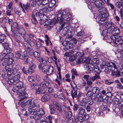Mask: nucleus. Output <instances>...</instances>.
<instances>
[{
    "label": "nucleus",
    "mask_w": 123,
    "mask_h": 123,
    "mask_svg": "<svg viewBox=\"0 0 123 123\" xmlns=\"http://www.w3.org/2000/svg\"><path fill=\"white\" fill-rule=\"evenodd\" d=\"M35 77L33 76H29L28 77V80L30 82H32L34 80Z\"/></svg>",
    "instance_id": "nucleus-54"
},
{
    "label": "nucleus",
    "mask_w": 123,
    "mask_h": 123,
    "mask_svg": "<svg viewBox=\"0 0 123 123\" xmlns=\"http://www.w3.org/2000/svg\"><path fill=\"white\" fill-rule=\"evenodd\" d=\"M76 59V58L74 55L70 56L69 57V60L71 62H74L75 60Z\"/></svg>",
    "instance_id": "nucleus-49"
},
{
    "label": "nucleus",
    "mask_w": 123,
    "mask_h": 123,
    "mask_svg": "<svg viewBox=\"0 0 123 123\" xmlns=\"http://www.w3.org/2000/svg\"><path fill=\"white\" fill-rule=\"evenodd\" d=\"M105 83L108 85H110L113 83V80H106L105 81Z\"/></svg>",
    "instance_id": "nucleus-51"
},
{
    "label": "nucleus",
    "mask_w": 123,
    "mask_h": 123,
    "mask_svg": "<svg viewBox=\"0 0 123 123\" xmlns=\"http://www.w3.org/2000/svg\"><path fill=\"white\" fill-rule=\"evenodd\" d=\"M71 94L73 99L74 98H76L77 96V91L76 89H72L71 92Z\"/></svg>",
    "instance_id": "nucleus-30"
},
{
    "label": "nucleus",
    "mask_w": 123,
    "mask_h": 123,
    "mask_svg": "<svg viewBox=\"0 0 123 123\" xmlns=\"http://www.w3.org/2000/svg\"><path fill=\"white\" fill-rule=\"evenodd\" d=\"M96 97V99L99 101H101L103 100V98L101 94L100 93H98L97 94Z\"/></svg>",
    "instance_id": "nucleus-36"
},
{
    "label": "nucleus",
    "mask_w": 123,
    "mask_h": 123,
    "mask_svg": "<svg viewBox=\"0 0 123 123\" xmlns=\"http://www.w3.org/2000/svg\"><path fill=\"white\" fill-rule=\"evenodd\" d=\"M120 33V31L119 30V28H117V31H116L115 33L113 35L111 36L110 38L112 41V42H114L115 41H116V40L118 39L121 37H123L122 36H119L118 35Z\"/></svg>",
    "instance_id": "nucleus-12"
},
{
    "label": "nucleus",
    "mask_w": 123,
    "mask_h": 123,
    "mask_svg": "<svg viewBox=\"0 0 123 123\" xmlns=\"http://www.w3.org/2000/svg\"><path fill=\"white\" fill-rule=\"evenodd\" d=\"M50 98L49 95L47 94H46L43 96L41 98V100L43 102L47 101Z\"/></svg>",
    "instance_id": "nucleus-25"
},
{
    "label": "nucleus",
    "mask_w": 123,
    "mask_h": 123,
    "mask_svg": "<svg viewBox=\"0 0 123 123\" xmlns=\"http://www.w3.org/2000/svg\"><path fill=\"white\" fill-rule=\"evenodd\" d=\"M25 69L26 70V69H25V67H24L22 69V71L24 74H31L33 71V70L31 69V67L28 70L27 69V71H25Z\"/></svg>",
    "instance_id": "nucleus-23"
},
{
    "label": "nucleus",
    "mask_w": 123,
    "mask_h": 123,
    "mask_svg": "<svg viewBox=\"0 0 123 123\" xmlns=\"http://www.w3.org/2000/svg\"><path fill=\"white\" fill-rule=\"evenodd\" d=\"M41 15V16H43V17H42V19H41V20L43 22H45V24H44V26L48 28L49 29L50 28L51 26V22L46 21L47 18V17L45 15H44V14H42Z\"/></svg>",
    "instance_id": "nucleus-13"
},
{
    "label": "nucleus",
    "mask_w": 123,
    "mask_h": 123,
    "mask_svg": "<svg viewBox=\"0 0 123 123\" xmlns=\"http://www.w3.org/2000/svg\"><path fill=\"white\" fill-rule=\"evenodd\" d=\"M53 105L55 106L57 110L60 113L62 112V111L60 105L57 103L56 101H53Z\"/></svg>",
    "instance_id": "nucleus-21"
},
{
    "label": "nucleus",
    "mask_w": 123,
    "mask_h": 123,
    "mask_svg": "<svg viewBox=\"0 0 123 123\" xmlns=\"http://www.w3.org/2000/svg\"><path fill=\"white\" fill-rule=\"evenodd\" d=\"M86 102H85V101L83 99L82 100L80 101V105L82 107H84L85 108L86 106Z\"/></svg>",
    "instance_id": "nucleus-46"
},
{
    "label": "nucleus",
    "mask_w": 123,
    "mask_h": 123,
    "mask_svg": "<svg viewBox=\"0 0 123 123\" xmlns=\"http://www.w3.org/2000/svg\"><path fill=\"white\" fill-rule=\"evenodd\" d=\"M106 25L107 26L108 28L110 29L111 30H112L116 26L114 23L111 22H107L106 23Z\"/></svg>",
    "instance_id": "nucleus-24"
},
{
    "label": "nucleus",
    "mask_w": 123,
    "mask_h": 123,
    "mask_svg": "<svg viewBox=\"0 0 123 123\" xmlns=\"http://www.w3.org/2000/svg\"><path fill=\"white\" fill-rule=\"evenodd\" d=\"M99 78V76L98 75H95L94 76L90 77L89 79L90 80L94 81L98 79Z\"/></svg>",
    "instance_id": "nucleus-43"
},
{
    "label": "nucleus",
    "mask_w": 123,
    "mask_h": 123,
    "mask_svg": "<svg viewBox=\"0 0 123 123\" xmlns=\"http://www.w3.org/2000/svg\"><path fill=\"white\" fill-rule=\"evenodd\" d=\"M16 68H10L9 65H7L5 67V69L7 72L8 76H11V77H14V78H17L18 79H19L20 77V73L18 71V69Z\"/></svg>",
    "instance_id": "nucleus-5"
},
{
    "label": "nucleus",
    "mask_w": 123,
    "mask_h": 123,
    "mask_svg": "<svg viewBox=\"0 0 123 123\" xmlns=\"http://www.w3.org/2000/svg\"><path fill=\"white\" fill-rule=\"evenodd\" d=\"M104 13H101L99 15L100 21H104L106 20L108 16V14L105 12H103Z\"/></svg>",
    "instance_id": "nucleus-18"
},
{
    "label": "nucleus",
    "mask_w": 123,
    "mask_h": 123,
    "mask_svg": "<svg viewBox=\"0 0 123 123\" xmlns=\"http://www.w3.org/2000/svg\"><path fill=\"white\" fill-rule=\"evenodd\" d=\"M79 108V106L78 104H74L73 108V110L74 112H76Z\"/></svg>",
    "instance_id": "nucleus-50"
},
{
    "label": "nucleus",
    "mask_w": 123,
    "mask_h": 123,
    "mask_svg": "<svg viewBox=\"0 0 123 123\" xmlns=\"http://www.w3.org/2000/svg\"><path fill=\"white\" fill-rule=\"evenodd\" d=\"M71 73L72 74L75 75H77V74L75 69H73L71 70Z\"/></svg>",
    "instance_id": "nucleus-62"
},
{
    "label": "nucleus",
    "mask_w": 123,
    "mask_h": 123,
    "mask_svg": "<svg viewBox=\"0 0 123 123\" xmlns=\"http://www.w3.org/2000/svg\"><path fill=\"white\" fill-rule=\"evenodd\" d=\"M15 56L19 59H23V56L21 54V53L20 51H18L15 53Z\"/></svg>",
    "instance_id": "nucleus-27"
},
{
    "label": "nucleus",
    "mask_w": 123,
    "mask_h": 123,
    "mask_svg": "<svg viewBox=\"0 0 123 123\" xmlns=\"http://www.w3.org/2000/svg\"><path fill=\"white\" fill-rule=\"evenodd\" d=\"M117 88L120 89H123V86L121 85V83L118 84L117 85Z\"/></svg>",
    "instance_id": "nucleus-59"
},
{
    "label": "nucleus",
    "mask_w": 123,
    "mask_h": 123,
    "mask_svg": "<svg viewBox=\"0 0 123 123\" xmlns=\"http://www.w3.org/2000/svg\"><path fill=\"white\" fill-rule=\"evenodd\" d=\"M39 11H38L37 8L34 9L33 11V14L35 16L40 17V14L39 13Z\"/></svg>",
    "instance_id": "nucleus-31"
},
{
    "label": "nucleus",
    "mask_w": 123,
    "mask_h": 123,
    "mask_svg": "<svg viewBox=\"0 0 123 123\" xmlns=\"http://www.w3.org/2000/svg\"><path fill=\"white\" fill-rule=\"evenodd\" d=\"M30 3H27L26 4H23L22 5V6L24 9L27 11L30 9Z\"/></svg>",
    "instance_id": "nucleus-35"
},
{
    "label": "nucleus",
    "mask_w": 123,
    "mask_h": 123,
    "mask_svg": "<svg viewBox=\"0 0 123 123\" xmlns=\"http://www.w3.org/2000/svg\"><path fill=\"white\" fill-rule=\"evenodd\" d=\"M39 86L41 88H44L45 86H47L46 85V82L43 81L41 82L39 85Z\"/></svg>",
    "instance_id": "nucleus-47"
},
{
    "label": "nucleus",
    "mask_w": 123,
    "mask_h": 123,
    "mask_svg": "<svg viewBox=\"0 0 123 123\" xmlns=\"http://www.w3.org/2000/svg\"><path fill=\"white\" fill-rule=\"evenodd\" d=\"M39 108V107L38 109H35L33 108L34 109L32 110L31 109V110L30 109H29V113L31 115H34L35 114H36L37 111V110H38Z\"/></svg>",
    "instance_id": "nucleus-26"
},
{
    "label": "nucleus",
    "mask_w": 123,
    "mask_h": 123,
    "mask_svg": "<svg viewBox=\"0 0 123 123\" xmlns=\"http://www.w3.org/2000/svg\"><path fill=\"white\" fill-rule=\"evenodd\" d=\"M35 120L36 123H48L47 121L44 119H42L38 118V119Z\"/></svg>",
    "instance_id": "nucleus-33"
},
{
    "label": "nucleus",
    "mask_w": 123,
    "mask_h": 123,
    "mask_svg": "<svg viewBox=\"0 0 123 123\" xmlns=\"http://www.w3.org/2000/svg\"><path fill=\"white\" fill-rule=\"evenodd\" d=\"M45 112L42 109H40L38 111H37L36 114L34 115L33 117L35 119H42V115H44Z\"/></svg>",
    "instance_id": "nucleus-10"
},
{
    "label": "nucleus",
    "mask_w": 123,
    "mask_h": 123,
    "mask_svg": "<svg viewBox=\"0 0 123 123\" xmlns=\"http://www.w3.org/2000/svg\"><path fill=\"white\" fill-rule=\"evenodd\" d=\"M49 107L50 111L51 113L52 114H54L55 110V107L52 105H49Z\"/></svg>",
    "instance_id": "nucleus-37"
},
{
    "label": "nucleus",
    "mask_w": 123,
    "mask_h": 123,
    "mask_svg": "<svg viewBox=\"0 0 123 123\" xmlns=\"http://www.w3.org/2000/svg\"><path fill=\"white\" fill-rule=\"evenodd\" d=\"M95 66L91 63L88 64L86 65V69L88 71H94L97 73L95 70Z\"/></svg>",
    "instance_id": "nucleus-19"
},
{
    "label": "nucleus",
    "mask_w": 123,
    "mask_h": 123,
    "mask_svg": "<svg viewBox=\"0 0 123 123\" xmlns=\"http://www.w3.org/2000/svg\"><path fill=\"white\" fill-rule=\"evenodd\" d=\"M33 52V54L31 55H32L33 54L34 56L35 57L38 58L40 54L37 51H35L34 52Z\"/></svg>",
    "instance_id": "nucleus-48"
},
{
    "label": "nucleus",
    "mask_w": 123,
    "mask_h": 123,
    "mask_svg": "<svg viewBox=\"0 0 123 123\" xmlns=\"http://www.w3.org/2000/svg\"><path fill=\"white\" fill-rule=\"evenodd\" d=\"M55 15L57 18L55 23H59L60 24L62 23L64 20L69 21L71 16L69 11L67 10L65 11L63 10L59 11L56 12Z\"/></svg>",
    "instance_id": "nucleus-1"
},
{
    "label": "nucleus",
    "mask_w": 123,
    "mask_h": 123,
    "mask_svg": "<svg viewBox=\"0 0 123 123\" xmlns=\"http://www.w3.org/2000/svg\"><path fill=\"white\" fill-rule=\"evenodd\" d=\"M69 42H68L66 41H64L62 43V44L63 45L65 46H68V44Z\"/></svg>",
    "instance_id": "nucleus-63"
},
{
    "label": "nucleus",
    "mask_w": 123,
    "mask_h": 123,
    "mask_svg": "<svg viewBox=\"0 0 123 123\" xmlns=\"http://www.w3.org/2000/svg\"><path fill=\"white\" fill-rule=\"evenodd\" d=\"M107 106V104L105 102L102 105L101 108V109L104 111L106 110Z\"/></svg>",
    "instance_id": "nucleus-44"
},
{
    "label": "nucleus",
    "mask_w": 123,
    "mask_h": 123,
    "mask_svg": "<svg viewBox=\"0 0 123 123\" xmlns=\"http://www.w3.org/2000/svg\"><path fill=\"white\" fill-rule=\"evenodd\" d=\"M112 65H109L108 66L106 67H105V71L107 73L110 72L113 70V69H117V67L116 65L114 63H112Z\"/></svg>",
    "instance_id": "nucleus-17"
},
{
    "label": "nucleus",
    "mask_w": 123,
    "mask_h": 123,
    "mask_svg": "<svg viewBox=\"0 0 123 123\" xmlns=\"http://www.w3.org/2000/svg\"><path fill=\"white\" fill-rule=\"evenodd\" d=\"M100 89L98 87H94L92 90L93 93L97 94L99 92Z\"/></svg>",
    "instance_id": "nucleus-42"
},
{
    "label": "nucleus",
    "mask_w": 123,
    "mask_h": 123,
    "mask_svg": "<svg viewBox=\"0 0 123 123\" xmlns=\"http://www.w3.org/2000/svg\"><path fill=\"white\" fill-rule=\"evenodd\" d=\"M49 65H46L43 66L42 68V71L43 72H46L48 71V69L49 68Z\"/></svg>",
    "instance_id": "nucleus-40"
},
{
    "label": "nucleus",
    "mask_w": 123,
    "mask_h": 123,
    "mask_svg": "<svg viewBox=\"0 0 123 123\" xmlns=\"http://www.w3.org/2000/svg\"><path fill=\"white\" fill-rule=\"evenodd\" d=\"M12 4L13 3L12 2H10L7 7V9H12L11 8Z\"/></svg>",
    "instance_id": "nucleus-61"
},
{
    "label": "nucleus",
    "mask_w": 123,
    "mask_h": 123,
    "mask_svg": "<svg viewBox=\"0 0 123 123\" xmlns=\"http://www.w3.org/2000/svg\"><path fill=\"white\" fill-rule=\"evenodd\" d=\"M73 119L72 117H70L68 118V123H73Z\"/></svg>",
    "instance_id": "nucleus-64"
},
{
    "label": "nucleus",
    "mask_w": 123,
    "mask_h": 123,
    "mask_svg": "<svg viewBox=\"0 0 123 123\" xmlns=\"http://www.w3.org/2000/svg\"><path fill=\"white\" fill-rule=\"evenodd\" d=\"M47 91L48 93H52L53 92V90L51 87L47 88Z\"/></svg>",
    "instance_id": "nucleus-55"
},
{
    "label": "nucleus",
    "mask_w": 123,
    "mask_h": 123,
    "mask_svg": "<svg viewBox=\"0 0 123 123\" xmlns=\"http://www.w3.org/2000/svg\"><path fill=\"white\" fill-rule=\"evenodd\" d=\"M3 46L4 49L3 51L4 53H10L12 51V49L9 47V46L7 42H3L1 43Z\"/></svg>",
    "instance_id": "nucleus-15"
},
{
    "label": "nucleus",
    "mask_w": 123,
    "mask_h": 123,
    "mask_svg": "<svg viewBox=\"0 0 123 123\" xmlns=\"http://www.w3.org/2000/svg\"><path fill=\"white\" fill-rule=\"evenodd\" d=\"M95 3L96 7L99 9V12H107V9L104 7V3L102 0H97L95 1Z\"/></svg>",
    "instance_id": "nucleus-8"
},
{
    "label": "nucleus",
    "mask_w": 123,
    "mask_h": 123,
    "mask_svg": "<svg viewBox=\"0 0 123 123\" xmlns=\"http://www.w3.org/2000/svg\"><path fill=\"white\" fill-rule=\"evenodd\" d=\"M123 37H121L116 41L113 42L114 44L118 45L121 49V51L123 52Z\"/></svg>",
    "instance_id": "nucleus-14"
},
{
    "label": "nucleus",
    "mask_w": 123,
    "mask_h": 123,
    "mask_svg": "<svg viewBox=\"0 0 123 123\" xmlns=\"http://www.w3.org/2000/svg\"><path fill=\"white\" fill-rule=\"evenodd\" d=\"M24 38L25 41H24V45L27 50L28 53L30 55L33 54V51L32 46H33L36 42L35 39H33L31 40L28 37V35L25 33V34L22 36Z\"/></svg>",
    "instance_id": "nucleus-3"
},
{
    "label": "nucleus",
    "mask_w": 123,
    "mask_h": 123,
    "mask_svg": "<svg viewBox=\"0 0 123 123\" xmlns=\"http://www.w3.org/2000/svg\"><path fill=\"white\" fill-rule=\"evenodd\" d=\"M64 112L65 115L66 116V117H67L68 118L69 117H71L72 115V113L70 111L67 112L66 110H64Z\"/></svg>",
    "instance_id": "nucleus-41"
},
{
    "label": "nucleus",
    "mask_w": 123,
    "mask_h": 123,
    "mask_svg": "<svg viewBox=\"0 0 123 123\" xmlns=\"http://www.w3.org/2000/svg\"><path fill=\"white\" fill-rule=\"evenodd\" d=\"M53 66L51 65H49V68L46 72V74L49 75L53 73Z\"/></svg>",
    "instance_id": "nucleus-28"
},
{
    "label": "nucleus",
    "mask_w": 123,
    "mask_h": 123,
    "mask_svg": "<svg viewBox=\"0 0 123 123\" xmlns=\"http://www.w3.org/2000/svg\"><path fill=\"white\" fill-rule=\"evenodd\" d=\"M6 36L4 34L0 35V43H2L3 42H4V40L6 38Z\"/></svg>",
    "instance_id": "nucleus-38"
},
{
    "label": "nucleus",
    "mask_w": 123,
    "mask_h": 123,
    "mask_svg": "<svg viewBox=\"0 0 123 123\" xmlns=\"http://www.w3.org/2000/svg\"><path fill=\"white\" fill-rule=\"evenodd\" d=\"M86 103L90 105H92L93 103V101L92 100V99H86Z\"/></svg>",
    "instance_id": "nucleus-45"
},
{
    "label": "nucleus",
    "mask_w": 123,
    "mask_h": 123,
    "mask_svg": "<svg viewBox=\"0 0 123 123\" xmlns=\"http://www.w3.org/2000/svg\"><path fill=\"white\" fill-rule=\"evenodd\" d=\"M15 40L17 42L19 43L20 40V36H17L15 37Z\"/></svg>",
    "instance_id": "nucleus-58"
},
{
    "label": "nucleus",
    "mask_w": 123,
    "mask_h": 123,
    "mask_svg": "<svg viewBox=\"0 0 123 123\" xmlns=\"http://www.w3.org/2000/svg\"><path fill=\"white\" fill-rule=\"evenodd\" d=\"M41 44L39 42H37L36 43L35 45V48L37 50H39L41 47Z\"/></svg>",
    "instance_id": "nucleus-39"
},
{
    "label": "nucleus",
    "mask_w": 123,
    "mask_h": 123,
    "mask_svg": "<svg viewBox=\"0 0 123 123\" xmlns=\"http://www.w3.org/2000/svg\"><path fill=\"white\" fill-rule=\"evenodd\" d=\"M46 93H47V88H42L41 93L43 94Z\"/></svg>",
    "instance_id": "nucleus-53"
},
{
    "label": "nucleus",
    "mask_w": 123,
    "mask_h": 123,
    "mask_svg": "<svg viewBox=\"0 0 123 123\" xmlns=\"http://www.w3.org/2000/svg\"><path fill=\"white\" fill-rule=\"evenodd\" d=\"M46 93H47V88H42L41 93L43 94Z\"/></svg>",
    "instance_id": "nucleus-52"
},
{
    "label": "nucleus",
    "mask_w": 123,
    "mask_h": 123,
    "mask_svg": "<svg viewBox=\"0 0 123 123\" xmlns=\"http://www.w3.org/2000/svg\"><path fill=\"white\" fill-rule=\"evenodd\" d=\"M11 28H12V27L14 28L17 29L18 30L19 34H20L22 37L26 33L23 28L22 27H19L18 24L16 22L13 23L12 25H11Z\"/></svg>",
    "instance_id": "nucleus-9"
},
{
    "label": "nucleus",
    "mask_w": 123,
    "mask_h": 123,
    "mask_svg": "<svg viewBox=\"0 0 123 123\" xmlns=\"http://www.w3.org/2000/svg\"><path fill=\"white\" fill-rule=\"evenodd\" d=\"M49 11V10L47 7H45L41 9L40 10L39 12V13L40 14H44L45 13Z\"/></svg>",
    "instance_id": "nucleus-32"
},
{
    "label": "nucleus",
    "mask_w": 123,
    "mask_h": 123,
    "mask_svg": "<svg viewBox=\"0 0 123 123\" xmlns=\"http://www.w3.org/2000/svg\"><path fill=\"white\" fill-rule=\"evenodd\" d=\"M93 93L91 91H89L86 94V95L87 97H90L91 98Z\"/></svg>",
    "instance_id": "nucleus-60"
},
{
    "label": "nucleus",
    "mask_w": 123,
    "mask_h": 123,
    "mask_svg": "<svg viewBox=\"0 0 123 123\" xmlns=\"http://www.w3.org/2000/svg\"><path fill=\"white\" fill-rule=\"evenodd\" d=\"M48 60V57L44 58L41 57L40 58V61L41 63L43 64H46L47 63V61Z\"/></svg>",
    "instance_id": "nucleus-34"
},
{
    "label": "nucleus",
    "mask_w": 123,
    "mask_h": 123,
    "mask_svg": "<svg viewBox=\"0 0 123 123\" xmlns=\"http://www.w3.org/2000/svg\"><path fill=\"white\" fill-rule=\"evenodd\" d=\"M2 56H4L3 57L4 61L2 64L3 66L5 67L7 65H8V64L9 63V60L10 59L13 57V54L11 52H6L4 53V52H3L2 53Z\"/></svg>",
    "instance_id": "nucleus-7"
},
{
    "label": "nucleus",
    "mask_w": 123,
    "mask_h": 123,
    "mask_svg": "<svg viewBox=\"0 0 123 123\" xmlns=\"http://www.w3.org/2000/svg\"><path fill=\"white\" fill-rule=\"evenodd\" d=\"M42 90V88L39 87L38 88H37L36 89V92L37 94H39L40 93H41V91Z\"/></svg>",
    "instance_id": "nucleus-57"
},
{
    "label": "nucleus",
    "mask_w": 123,
    "mask_h": 123,
    "mask_svg": "<svg viewBox=\"0 0 123 123\" xmlns=\"http://www.w3.org/2000/svg\"><path fill=\"white\" fill-rule=\"evenodd\" d=\"M20 98V100L19 102V104L23 108L24 107H26L27 105H30V106L28 108V109H32L33 108L35 109H38L39 107V105H36L34 102H32L31 99H29L28 100H25L22 101V100L27 97L25 98H23L21 99V98L19 96Z\"/></svg>",
    "instance_id": "nucleus-4"
},
{
    "label": "nucleus",
    "mask_w": 123,
    "mask_h": 123,
    "mask_svg": "<svg viewBox=\"0 0 123 123\" xmlns=\"http://www.w3.org/2000/svg\"><path fill=\"white\" fill-rule=\"evenodd\" d=\"M49 1L50 2L48 3V6L49 8H51L54 6L56 1L55 0H51Z\"/></svg>",
    "instance_id": "nucleus-29"
},
{
    "label": "nucleus",
    "mask_w": 123,
    "mask_h": 123,
    "mask_svg": "<svg viewBox=\"0 0 123 123\" xmlns=\"http://www.w3.org/2000/svg\"><path fill=\"white\" fill-rule=\"evenodd\" d=\"M12 10V9H7L6 11V14L8 16H10L12 15L11 12Z\"/></svg>",
    "instance_id": "nucleus-56"
},
{
    "label": "nucleus",
    "mask_w": 123,
    "mask_h": 123,
    "mask_svg": "<svg viewBox=\"0 0 123 123\" xmlns=\"http://www.w3.org/2000/svg\"><path fill=\"white\" fill-rule=\"evenodd\" d=\"M99 61L98 59L95 58L92 59V62L91 63L93 65L95 66V70L97 73H98L100 72L99 67L98 66V64Z\"/></svg>",
    "instance_id": "nucleus-11"
},
{
    "label": "nucleus",
    "mask_w": 123,
    "mask_h": 123,
    "mask_svg": "<svg viewBox=\"0 0 123 123\" xmlns=\"http://www.w3.org/2000/svg\"><path fill=\"white\" fill-rule=\"evenodd\" d=\"M88 118V115L86 114L85 108L83 109L82 107H79L77 116H74V119L76 122H78L80 120H86Z\"/></svg>",
    "instance_id": "nucleus-6"
},
{
    "label": "nucleus",
    "mask_w": 123,
    "mask_h": 123,
    "mask_svg": "<svg viewBox=\"0 0 123 123\" xmlns=\"http://www.w3.org/2000/svg\"><path fill=\"white\" fill-rule=\"evenodd\" d=\"M6 80L7 81V82L9 84H13L14 85L16 84V83L18 82L17 78H14V77H11V76H8L7 79H6Z\"/></svg>",
    "instance_id": "nucleus-16"
},
{
    "label": "nucleus",
    "mask_w": 123,
    "mask_h": 123,
    "mask_svg": "<svg viewBox=\"0 0 123 123\" xmlns=\"http://www.w3.org/2000/svg\"><path fill=\"white\" fill-rule=\"evenodd\" d=\"M39 1L38 4L39 6L42 7L43 5L44 6L49 2L51 0H38Z\"/></svg>",
    "instance_id": "nucleus-22"
},
{
    "label": "nucleus",
    "mask_w": 123,
    "mask_h": 123,
    "mask_svg": "<svg viewBox=\"0 0 123 123\" xmlns=\"http://www.w3.org/2000/svg\"><path fill=\"white\" fill-rule=\"evenodd\" d=\"M113 102L114 104H118V106L119 108L122 107L123 105V101H120L119 99L117 98H115L114 99Z\"/></svg>",
    "instance_id": "nucleus-20"
},
{
    "label": "nucleus",
    "mask_w": 123,
    "mask_h": 123,
    "mask_svg": "<svg viewBox=\"0 0 123 123\" xmlns=\"http://www.w3.org/2000/svg\"><path fill=\"white\" fill-rule=\"evenodd\" d=\"M19 79L17 78V80L18 81L15 85V86L12 88V91L14 92L17 93V95L22 99L27 97V94L25 91V88L22 87L23 82L19 81Z\"/></svg>",
    "instance_id": "nucleus-2"
}]
</instances>
